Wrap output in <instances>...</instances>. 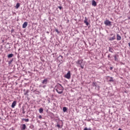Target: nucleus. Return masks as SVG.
Wrapping results in <instances>:
<instances>
[{"label": "nucleus", "mask_w": 130, "mask_h": 130, "mask_svg": "<svg viewBox=\"0 0 130 130\" xmlns=\"http://www.w3.org/2000/svg\"><path fill=\"white\" fill-rule=\"evenodd\" d=\"M119 55L117 54H116L114 56V59L115 61H118V57H119Z\"/></svg>", "instance_id": "7"}, {"label": "nucleus", "mask_w": 130, "mask_h": 130, "mask_svg": "<svg viewBox=\"0 0 130 130\" xmlns=\"http://www.w3.org/2000/svg\"><path fill=\"white\" fill-rule=\"evenodd\" d=\"M16 105H17V101H14L12 104V108H15V106H16Z\"/></svg>", "instance_id": "6"}, {"label": "nucleus", "mask_w": 130, "mask_h": 130, "mask_svg": "<svg viewBox=\"0 0 130 130\" xmlns=\"http://www.w3.org/2000/svg\"><path fill=\"white\" fill-rule=\"evenodd\" d=\"M19 7H20V3H17L16 9H19Z\"/></svg>", "instance_id": "19"}, {"label": "nucleus", "mask_w": 130, "mask_h": 130, "mask_svg": "<svg viewBox=\"0 0 130 130\" xmlns=\"http://www.w3.org/2000/svg\"><path fill=\"white\" fill-rule=\"evenodd\" d=\"M92 5L93 7H96V6H97V3H96V2H95V1H92Z\"/></svg>", "instance_id": "11"}, {"label": "nucleus", "mask_w": 130, "mask_h": 130, "mask_svg": "<svg viewBox=\"0 0 130 130\" xmlns=\"http://www.w3.org/2000/svg\"><path fill=\"white\" fill-rule=\"evenodd\" d=\"M56 91L58 94H62L63 92V87L60 84H58L56 86Z\"/></svg>", "instance_id": "1"}, {"label": "nucleus", "mask_w": 130, "mask_h": 130, "mask_svg": "<svg viewBox=\"0 0 130 130\" xmlns=\"http://www.w3.org/2000/svg\"><path fill=\"white\" fill-rule=\"evenodd\" d=\"M108 78H110V80H109V82H110V83H113V82H114V80H113V77H110L109 76H107V79H108Z\"/></svg>", "instance_id": "5"}, {"label": "nucleus", "mask_w": 130, "mask_h": 130, "mask_svg": "<svg viewBox=\"0 0 130 130\" xmlns=\"http://www.w3.org/2000/svg\"><path fill=\"white\" fill-rule=\"evenodd\" d=\"M92 86L93 87H97V83L95 82H93L92 83Z\"/></svg>", "instance_id": "16"}, {"label": "nucleus", "mask_w": 130, "mask_h": 130, "mask_svg": "<svg viewBox=\"0 0 130 130\" xmlns=\"http://www.w3.org/2000/svg\"><path fill=\"white\" fill-rule=\"evenodd\" d=\"M128 45H129V47H130V43H128Z\"/></svg>", "instance_id": "28"}, {"label": "nucleus", "mask_w": 130, "mask_h": 130, "mask_svg": "<svg viewBox=\"0 0 130 130\" xmlns=\"http://www.w3.org/2000/svg\"><path fill=\"white\" fill-rule=\"evenodd\" d=\"M39 118L40 119H41V118H42V116L41 115H40V116H39Z\"/></svg>", "instance_id": "25"}, {"label": "nucleus", "mask_w": 130, "mask_h": 130, "mask_svg": "<svg viewBox=\"0 0 130 130\" xmlns=\"http://www.w3.org/2000/svg\"><path fill=\"white\" fill-rule=\"evenodd\" d=\"M128 19H129V20H130V17H128Z\"/></svg>", "instance_id": "29"}, {"label": "nucleus", "mask_w": 130, "mask_h": 130, "mask_svg": "<svg viewBox=\"0 0 130 130\" xmlns=\"http://www.w3.org/2000/svg\"><path fill=\"white\" fill-rule=\"evenodd\" d=\"M76 63H77V64H79L81 69H84V66H85V62H84V60L83 59L78 60V61L76 62Z\"/></svg>", "instance_id": "2"}, {"label": "nucleus", "mask_w": 130, "mask_h": 130, "mask_svg": "<svg viewBox=\"0 0 130 130\" xmlns=\"http://www.w3.org/2000/svg\"><path fill=\"white\" fill-rule=\"evenodd\" d=\"M108 58H109V59H110V58H111V57H110V54H109V55H108Z\"/></svg>", "instance_id": "24"}, {"label": "nucleus", "mask_w": 130, "mask_h": 130, "mask_svg": "<svg viewBox=\"0 0 130 130\" xmlns=\"http://www.w3.org/2000/svg\"><path fill=\"white\" fill-rule=\"evenodd\" d=\"M39 111L40 113H42V112H43V108H40L39 110Z\"/></svg>", "instance_id": "18"}, {"label": "nucleus", "mask_w": 130, "mask_h": 130, "mask_svg": "<svg viewBox=\"0 0 130 130\" xmlns=\"http://www.w3.org/2000/svg\"><path fill=\"white\" fill-rule=\"evenodd\" d=\"M67 107H64L63 108V112H66V111H67Z\"/></svg>", "instance_id": "20"}, {"label": "nucleus", "mask_w": 130, "mask_h": 130, "mask_svg": "<svg viewBox=\"0 0 130 130\" xmlns=\"http://www.w3.org/2000/svg\"><path fill=\"white\" fill-rule=\"evenodd\" d=\"M28 26V22H25L22 25V28H26Z\"/></svg>", "instance_id": "8"}, {"label": "nucleus", "mask_w": 130, "mask_h": 130, "mask_svg": "<svg viewBox=\"0 0 130 130\" xmlns=\"http://www.w3.org/2000/svg\"><path fill=\"white\" fill-rule=\"evenodd\" d=\"M84 23L86 24V26L89 25V22H88V19H87V17L85 18Z\"/></svg>", "instance_id": "9"}, {"label": "nucleus", "mask_w": 130, "mask_h": 130, "mask_svg": "<svg viewBox=\"0 0 130 130\" xmlns=\"http://www.w3.org/2000/svg\"><path fill=\"white\" fill-rule=\"evenodd\" d=\"M109 51L110 52H112V51L111 50V48L110 47L109 48Z\"/></svg>", "instance_id": "26"}, {"label": "nucleus", "mask_w": 130, "mask_h": 130, "mask_svg": "<svg viewBox=\"0 0 130 130\" xmlns=\"http://www.w3.org/2000/svg\"><path fill=\"white\" fill-rule=\"evenodd\" d=\"M114 39H115V35H114L113 37L110 38L109 40H110V41H112L113 40H114Z\"/></svg>", "instance_id": "13"}, {"label": "nucleus", "mask_w": 130, "mask_h": 130, "mask_svg": "<svg viewBox=\"0 0 130 130\" xmlns=\"http://www.w3.org/2000/svg\"><path fill=\"white\" fill-rule=\"evenodd\" d=\"M104 24L106 26H110L111 25V22L108 20H106L105 21Z\"/></svg>", "instance_id": "4"}, {"label": "nucleus", "mask_w": 130, "mask_h": 130, "mask_svg": "<svg viewBox=\"0 0 130 130\" xmlns=\"http://www.w3.org/2000/svg\"><path fill=\"white\" fill-rule=\"evenodd\" d=\"M13 56H14V54H8V58H12Z\"/></svg>", "instance_id": "15"}, {"label": "nucleus", "mask_w": 130, "mask_h": 130, "mask_svg": "<svg viewBox=\"0 0 130 130\" xmlns=\"http://www.w3.org/2000/svg\"><path fill=\"white\" fill-rule=\"evenodd\" d=\"M58 31V30H56V32H57Z\"/></svg>", "instance_id": "32"}, {"label": "nucleus", "mask_w": 130, "mask_h": 130, "mask_svg": "<svg viewBox=\"0 0 130 130\" xmlns=\"http://www.w3.org/2000/svg\"><path fill=\"white\" fill-rule=\"evenodd\" d=\"M48 81V80H47V79H45L43 81H42V84H45V85H46L47 84V81Z\"/></svg>", "instance_id": "10"}, {"label": "nucleus", "mask_w": 130, "mask_h": 130, "mask_svg": "<svg viewBox=\"0 0 130 130\" xmlns=\"http://www.w3.org/2000/svg\"><path fill=\"white\" fill-rule=\"evenodd\" d=\"M64 78L66 79H68V80H70L71 79V71H68L67 74L64 75Z\"/></svg>", "instance_id": "3"}, {"label": "nucleus", "mask_w": 130, "mask_h": 130, "mask_svg": "<svg viewBox=\"0 0 130 130\" xmlns=\"http://www.w3.org/2000/svg\"><path fill=\"white\" fill-rule=\"evenodd\" d=\"M113 69V67H111L110 68V70H111V71H112Z\"/></svg>", "instance_id": "27"}, {"label": "nucleus", "mask_w": 130, "mask_h": 130, "mask_svg": "<svg viewBox=\"0 0 130 130\" xmlns=\"http://www.w3.org/2000/svg\"><path fill=\"white\" fill-rule=\"evenodd\" d=\"M117 40H121V37L119 34H117Z\"/></svg>", "instance_id": "12"}, {"label": "nucleus", "mask_w": 130, "mask_h": 130, "mask_svg": "<svg viewBox=\"0 0 130 130\" xmlns=\"http://www.w3.org/2000/svg\"><path fill=\"white\" fill-rule=\"evenodd\" d=\"M58 8L59 9V10H61V9H62V7L61 6H58Z\"/></svg>", "instance_id": "22"}, {"label": "nucleus", "mask_w": 130, "mask_h": 130, "mask_svg": "<svg viewBox=\"0 0 130 130\" xmlns=\"http://www.w3.org/2000/svg\"><path fill=\"white\" fill-rule=\"evenodd\" d=\"M26 129V124H23L22 126L21 130H24Z\"/></svg>", "instance_id": "14"}, {"label": "nucleus", "mask_w": 130, "mask_h": 130, "mask_svg": "<svg viewBox=\"0 0 130 130\" xmlns=\"http://www.w3.org/2000/svg\"><path fill=\"white\" fill-rule=\"evenodd\" d=\"M57 127H58V128H60V125H59V124H57Z\"/></svg>", "instance_id": "23"}, {"label": "nucleus", "mask_w": 130, "mask_h": 130, "mask_svg": "<svg viewBox=\"0 0 130 130\" xmlns=\"http://www.w3.org/2000/svg\"><path fill=\"white\" fill-rule=\"evenodd\" d=\"M110 35H111V36H112V35H113V34H111Z\"/></svg>", "instance_id": "30"}, {"label": "nucleus", "mask_w": 130, "mask_h": 130, "mask_svg": "<svg viewBox=\"0 0 130 130\" xmlns=\"http://www.w3.org/2000/svg\"><path fill=\"white\" fill-rule=\"evenodd\" d=\"M129 8H130V5H129Z\"/></svg>", "instance_id": "31"}, {"label": "nucleus", "mask_w": 130, "mask_h": 130, "mask_svg": "<svg viewBox=\"0 0 130 130\" xmlns=\"http://www.w3.org/2000/svg\"><path fill=\"white\" fill-rule=\"evenodd\" d=\"M22 121H25V122H29V119L27 118V119H25V118H23L22 119Z\"/></svg>", "instance_id": "17"}, {"label": "nucleus", "mask_w": 130, "mask_h": 130, "mask_svg": "<svg viewBox=\"0 0 130 130\" xmlns=\"http://www.w3.org/2000/svg\"><path fill=\"white\" fill-rule=\"evenodd\" d=\"M83 130H92V129H91V128H87V127H85Z\"/></svg>", "instance_id": "21"}]
</instances>
